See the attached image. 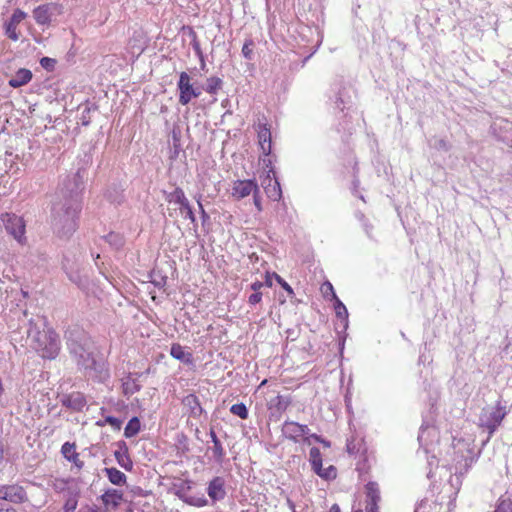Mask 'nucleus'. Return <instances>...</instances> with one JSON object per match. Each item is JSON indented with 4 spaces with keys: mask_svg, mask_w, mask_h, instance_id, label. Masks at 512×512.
<instances>
[{
    "mask_svg": "<svg viewBox=\"0 0 512 512\" xmlns=\"http://www.w3.org/2000/svg\"><path fill=\"white\" fill-rule=\"evenodd\" d=\"M282 434L285 438L298 442L300 436V424L294 421H285L282 425Z\"/></svg>",
    "mask_w": 512,
    "mask_h": 512,
    "instance_id": "22",
    "label": "nucleus"
},
{
    "mask_svg": "<svg viewBox=\"0 0 512 512\" xmlns=\"http://www.w3.org/2000/svg\"><path fill=\"white\" fill-rule=\"evenodd\" d=\"M209 435L213 442V447L211 448L213 457L216 462L221 463L225 456V450L213 429L210 430Z\"/></svg>",
    "mask_w": 512,
    "mask_h": 512,
    "instance_id": "25",
    "label": "nucleus"
},
{
    "mask_svg": "<svg viewBox=\"0 0 512 512\" xmlns=\"http://www.w3.org/2000/svg\"><path fill=\"white\" fill-rule=\"evenodd\" d=\"M433 147L437 150L448 151L450 149L449 143L445 139H435Z\"/></svg>",
    "mask_w": 512,
    "mask_h": 512,
    "instance_id": "47",
    "label": "nucleus"
},
{
    "mask_svg": "<svg viewBox=\"0 0 512 512\" xmlns=\"http://www.w3.org/2000/svg\"><path fill=\"white\" fill-rule=\"evenodd\" d=\"M166 200L169 203L179 204L182 208H187V198L184 191L180 187H176L172 192L166 195Z\"/></svg>",
    "mask_w": 512,
    "mask_h": 512,
    "instance_id": "27",
    "label": "nucleus"
},
{
    "mask_svg": "<svg viewBox=\"0 0 512 512\" xmlns=\"http://www.w3.org/2000/svg\"><path fill=\"white\" fill-rule=\"evenodd\" d=\"M79 109H81L80 124L86 127L91 123L92 113L98 110V106L95 103L86 102Z\"/></svg>",
    "mask_w": 512,
    "mask_h": 512,
    "instance_id": "23",
    "label": "nucleus"
},
{
    "mask_svg": "<svg viewBox=\"0 0 512 512\" xmlns=\"http://www.w3.org/2000/svg\"><path fill=\"white\" fill-rule=\"evenodd\" d=\"M40 65L47 71H53L56 65V60L50 57H42L40 59Z\"/></svg>",
    "mask_w": 512,
    "mask_h": 512,
    "instance_id": "43",
    "label": "nucleus"
},
{
    "mask_svg": "<svg viewBox=\"0 0 512 512\" xmlns=\"http://www.w3.org/2000/svg\"><path fill=\"white\" fill-rule=\"evenodd\" d=\"M494 512H512V496L509 492L499 498Z\"/></svg>",
    "mask_w": 512,
    "mask_h": 512,
    "instance_id": "33",
    "label": "nucleus"
},
{
    "mask_svg": "<svg viewBox=\"0 0 512 512\" xmlns=\"http://www.w3.org/2000/svg\"><path fill=\"white\" fill-rule=\"evenodd\" d=\"M104 423L109 424L114 430H120L122 426V421L114 416H106Z\"/></svg>",
    "mask_w": 512,
    "mask_h": 512,
    "instance_id": "46",
    "label": "nucleus"
},
{
    "mask_svg": "<svg viewBox=\"0 0 512 512\" xmlns=\"http://www.w3.org/2000/svg\"><path fill=\"white\" fill-rule=\"evenodd\" d=\"M334 301V310L336 313V316L343 321V327L346 329L348 327V311L346 306L342 303V301L337 297V295H334V298L332 299Z\"/></svg>",
    "mask_w": 512,
    "mask_h": 512,
    "instance_id": "28",
    "label": "nucleus"
},
{
    "mask_svg": "<svg viewBox=\"0 0 512 512\" xmlns=\"http://www.w3.org/2000/svg\"><path fill=\"white\" fill-rule=\"evenodd\" d=\"M259 193V187L255 180H237L233 184L232 195L237 199H242L251 193Z\"/></svg>",
    "mask_w": 512,
    "mask_h": 512,
    "instance_id": "11",
    "label": "nucleus"
},
{
    "mask_svg": "<svg viewBox=\"0 0 512 512\" xmlns=\"http://www.w3.org/2000/svg\"><path fill=\"white\" fill-rule=\"evenodd\" d=\"M60 403L71 411L80 412L86 406L87 401L83 393L72 392L70 394L62 395Z\"/></svg>",
    "mask_w": 512,
    "mask_h": 512,
    "instance_id": "10",
    "label": "nucleus"
},
{
    "mask_svg": "<svg viewBox=\"0 0 512 512\" xmlns=\"http://www.w3.org/2000/svg\"><path fill=\"white\" fill-rule=\"evenodd\" d=\"M253 198H254V204L255 206L257 207V209L260 211L261 210V202H260V199L258 197V193H253Z\"/></svg>",
    "mask_w": 512,
    "mask_h": 512,
    "instance_id": "61",
    "label": "nucleus"
},
{
    "mask_svg": "<svg viewBox=\"0 0 512 512\" xmlns=\"http://www.w3.org/2000/svg\"><path fill=\"white\" fill-rule=\"evenodd\" d=\"M230 412L241 419L245 420L248 418L249 412L244 403H236L230 407Z\"/></svg>",
    "mask_w": 512,
    "mask_h": 512,
    "instance_id": "39",
    "label": "nucleus"
},
{
    "mask_svg": "<svg viewBox=\"0 0 512 512\" xmlns=\"http://www.w3.org/2000/svg\"><path fill=\"white\" fill-rule=\"evenodd\" d=\"M103 471L106 474V476L109 479V481L113 485L120 486V485H123V484L126 483L127 477L120 470H118V469H116L114 467H111V468H105Z\"/></svg>",
    "mask_w": 512,
    "mask_h": 512,
    "instance_id": "26",
    "label": "nucleus"
},
{
    "mask_svg": "<svg viewBox=\"0 0 512 512\" xmlns=\"http://www.w3.org/2000/svg\"><path fill=\"white\" fill-rule=\"evenodd\" d=\"M366 511L367 512H378V504L375 506L373 504H367Z\"/></svg>",
    "mask_w": 512,
    "mask_h": 512,
    "instance_id": "63",
    "label": "nucleus"
},
{
    "mask_svg": "<svg viewBox=\"0 0 512 512\" xmlns=\"http://www.w3.org/2000/svg\"><path fill=\"white\" fill-rule=\"evenodd\" d=\"M273 276L275 280L279 283V285L288 293L289 296L294 295L292 287L281 276H279L275 272L273 273Z\"/></svg>",
    "mask_w": 512,
    "mask_h": 512,
    "instance_id": "44",
    "label": "nucleus"
},
{
    "mask_svg": "<svg viewBox=\"0 0 512 512\" xmlns=\"http://www.w3.org/2000/svg\"><path fill=\"white\" fill-rule=\"evenodd\" d=\"M27 337L31 341V346L39 353L42 358L55 359L60 351L59 336L53 330L41 331L33 320L29 321Z\"/></svg>",
    "mask_w": 512,
    "mask_h": 512,
    "instance_id": "3",
    "label": "nucleus"
},
{
    "mask_svg": "<svg viewBox=\"0 0 512 512\" xmlns=\"http://www.w3.org/2000/svg\"><path fill=\"white\" fill-rule=\"evenodd\" d=\"M105 196L113 204H120L124 198L122 192L116 189L113 191L108 190Z\"/></svg>",
    "mask_w": 512,
    "mask_h": 512,
    "instance_id": "41",
    "label": "nucleus"
},
{
    "mask_svg": "<svg viewBox=\"0 0 512 512\" xmlns=\"http://www.w3.org/2000/svg\"><path fill=\"white\" fill-rule=\"evenodd\" d=\"M1 221L8 234L21 244L25 242L26 225L22 217L14 213H4L1 215Z\"/></svg>",
    "mask_w": 512,
    "mask_h": 512,
    "instance_id": "5",
    "label": "nucleus"
},
{
    "mask_svg": "<svg viewBox=\"0 0 512 512\" xmlns=\"http://www.w3.org/2000/svg\"><path fill=\"white\" fill-rule=\"evenodd\" d=\"M61 453L65 459L74 463L78 468H82L84 463L79 460V454L76 452L74 443L65 442L61 447Z\"/></svg>",
    "mask_w": 512,
    "mask_h": 512,
    "instance_id": "20",
    "label": "nucleus"
},
{
    "mask_svg": "<svg viewBox=\"0 0 512 512\" xmlns=\"http://www.w3.org/2000/svg\"><path fill=\"white\" fill-rule=\"evenodd\" d=\"M187 30H188V35L191 38V45H192L193 50L195 51V54L197 55L198 58H202L203 52H202L200 43L198 41L196 32L194 31V29L192 27H187Z\"/></svg>",
    "mask_w": 512,
    "mask_h": 512,
    "instance_id": "38",
    "label": "nucleus"
},
{
    "mask_svg": "<svg viewBox=\"0 0 512 512\" xmlns=\"http://www.w3.org/2000/svg\"><path fill=\"white\" fill-rule=\"evenodd\" d=\"M100 499L107 509H117L123 500V493L110 488L100 496Z\"/></svg>",
    "mask_w": 512,
    "mask_h": 512,
    "instance_id": "14",
    "label": "nucleus"
},
{
    "mask_svg": "<svg viewBox=\"0 0 512 512\" xmlns=\"http://www.w3.org/2000/svg\"><path fill=\"white\" fill-rule=\"evenodd\" d=\"M427 430H428L427 427L421 426L420 432H419V435H418V440H419L420 443H422L424 435H425Z\"/></svg>",
    "mask_w": 512,
    "mask_h": 512,
    "instance_id": "60",
    "label": "nucleus"
},
{
    "mask_svg": "<svg viewBox=\"0 0 512 512\" xmlns=\"http://www.w3.org/2000/svg\"><path fill=\"white\" fill-rule=\"evenodd\" d=\"M146 373H149V369L144 373H135L137 376L136 378H132V374H129L126 378H124L122 380V389L124 395L130 396L140 391L142 386L137 382V380Z\"/></svg>",
    "mask_w": 512,
    "mask_h": 512,
    "instance_id": "15",
    "label": "nucleus"
},
{
    "mask_svg": "<svg viewBox=\"0 0 512 512\" xmlns=\"http://www.w3.org/2000/svg\"><path fill=\"white\" fill-rule=\"evenodd\" d=\"M365 489L367 504H373L374 506L377 505L381 500L378 484L376 482L370 481L366 484Z\"/></svg>",
    "mask_w": 512,
    "mask_h": 512,
    "instance_id": "24",
    "label": "nucleus"
},
{
    "mask_svg": "<svg viewBox=\"0 0 512 512\" xmlns=\"http://www.w3.org/2000/svg\"><path fill=\"white\" fill-rule=\"evenodd\" d=\"M117 449L114 451V457L117 463L126 471L133 469V462L129 456L128 446L125 441L121 440L115 443Z\"/></svg>",
    "mask_w": 512,
    "mask_h": 512,
    "instance_id": "12",
    "label": "nucleus"
},
{
    "mask_svg": "<svg viewBox=\"0 0 512 512\" xmlns=\"http://www.w3.org/2000/svg\"><path fill=\"white\" fill-rule=\"evenodd\" d=\"M197 202H198L199 210H200L201 217H202L203 221L208 220L209 219V215L204 210V207H203L202 203L200 202V200H198Z\"/></svg>",
    "mask_w": 512,
    "mask_h": 512,
    "instance_id": "57",
    "label": "nucleus"
},
{
    "mask_svg": "<svg viewBox=\"0 0 512 512\" xmlns=\"http://www.w3.org/2000/svg\"><path fill=\"white\" fill-rule=\"evenodd\" d=\"M32 76V72L29 69L20 68L17 70L15 75L8 81V85L12 88L22 87L31 81Z\"/></svg>",
    "mask_w": 512,
    "mask_h": 512,
    "instance_id": "17",
    "label": "nucleus"
},
{
    "mask_svg": "<svg viewBox=\"0 0 512 512\" xmlns=\"http://www.w3.org/2000/svg\"><path fill=\"white\" fill-rule=\"evenodd\" d=\"M493 135L497 138L498 141L503 143L508 142V136L504 134V132H509L512 130V124L507 120H501L500 122H495L491 126Z\"/></svg>",
    "mask_w": 512,
    "mask_h": 512,
    "instance_id": "21",
    "label": "nucleus"
},
{
    "mask_svg": "<svg viewBox=\"0 0 512 512\" xmlns=\"http://www.w3.org/2000/svg\"><path fill=\"white\" fill-rule=\"evenodd\" d=\"M255 43L251 38H247L242 47V55L247 60H252L254 57Z\"/></svg>",
    "mask_w": 512,
    "mask_h": 512,
    "instance_id": "40",
    "label": "nucleus"
},
{
    "mask_svg": "<svg viewBox=\"0 0 512 512\" xmlns=\"http://www.w3.org/2000/svg\"><path fill=\"white\" fill-rule=\"evenodd\" d=\"M182 403L189 410L190 416L194 418L199 417L203 412L200 401L195 394H188L185 396Z\"/></svg>",
    "mask_w": 512,
    "mask_h": 512,
    "instance_id": "19",
    "label": "nucleus"
},
{
    "mask_svg": "<svg viewBox=\"0 0 512 512\" xmlns=\"http://www.w3.org/2000/svg\"><path fill=\"white\" fill-rule=\"evenodd\" d=\"M309 460L313 471H319L322 466V455L318 447H312L309 451Z\"/></svg>",
    "mask_w": 512,
    "mask_h": 512,
    "instance_id": "34",
    "label": "nucleus"
},
{
    "mask_svg": "<svg viewBox=\"0 0 512 512\" xmlns=\"http://www.w3.org/2000/svg\"><path fill=\"white\" fill-rule=\"evenodd\" d=\"M27 17V13L21 9H15L11 17L4 23L5 35L13 40L18 41L20 34L17 32V26Z\"/></svg>",
    "mask_w": 512,
    "mask_h": 512,
    "instance_id": "8",
    "label": "nucleus"
},
{
    "mask_svg": "<svg viewBox=\"0 0 512 512\" xmlns=\"http://www.w3.org/2000/svg\"><path fill=\"white\" fill-rule=\"evenodd\" d=\"M208 496L213 501H219L225 498V480L222 477H214L208 484L207 488Z\"/></svg>",
    "mask_w": 512,
    "mask_h": 512,
    "instance_id": "13",
    "label": "nucleus"
},
{
    "mask_svg": "<svg viewBox=\"0 0 512 512\" xmlns=\"http://www.w3.org/2000/svg\"><path fill=\"white\" fill-rule=\"evenodd\" d=\"M321 290H322V293H323L324 297H327L329 294H331V297L333 299L334 295H336V293L334 291V288H333L332 284L329 281H326L322 285Z\"/></svg>",
    "mask_w": 512,
    "mask_h": 512,
    "instance_id": "50",
    "label": "nucleus"
},
{
    "mask_svg": "<svg viewBox=\"0 0 512 512\" xmlns=\"http://www.w3.org/2000/svg\"><path fill=\"white\" fill-rule=\"evenodd\" d=\"M61 7L57 3H46L39 5L33 10V17L40 25H46L51 22L52 16L59 14Z\"/></svg>",
    "mask_w": 512,
    "mask_h": 512,
    "instance_id": "7",
    "label": "nucleus"
},
{
    "mask_svg": "<svg viewBox=\"0 0 512 512\" xmlns=\"http://www.w3.org/2000/svg\"><path fill=\"white\" fill-rule=\"evenodd\" d=\"M428 500H422L418 506L416 507L414 512H426V507L428 505Z\"/></svg>",
    "mask_w": 512,
    "mask_h": 512,
    "instance_id": "54",
    "label": "nucleus"
},
{
    "mask_svg": "<svg viewBox=\"0 0 512 512\" xmlns=\"http://www.w3.org/2000/svg\"><path fill=\"white\" fill-rule=\"evenodd\" d=\"M105 241L114 249H120L124 245V237L116 232H110L103 237Z\"/></svg>",
    "mask_w": 512,
    "mask_h": 512,
    "instance_id": "35",
    "label": "nucleus"
},
{
    "mask_svg": "<svg viewBox=\"0 0 512 512\" xmlns=\"http://www.w3.org/2000/svg\"><path fill=\"white\" fill-rule=\"evenodd\" d=\"M78 512H99V509L95 505H92V506L86 505L84 507H81Z\"/></svg>",
    "mask_w": 512,
    "mask_h": 512,
    "instance_id": "53",
    "label": "nucleus"
},
{
    "mask_svg": "<svg viewBox=\"0 0 512 512\" xmlns=\"http://www.w3.org/2000/svg\"><path fill=\"white\" fill-rule=\"evenodd\" d=\"M170 354L173 358L180 360L184 363L191 362V354L186 353L184 351V348L178 343L172 344L171 349H170Z\"/></svg>",
    "mask_w": 512,
    "mask_h": 512,
    "instance_id": "29",
    "label": "nucleus"
},
{
    "mask_svg": "<svg viewBox=\"0 0 512 512\" xmlns=\"http://www.w3.org/2000/svg\"><path fill=\"white\" fill-rule=\"evenodd\" d=\"M180 211H181V213L185 212V215H184L185 218H188L192 223H194L196 221L194 212H193L192 207L188 200H187V208H182L180 206Z\"/></svg>",
    "mask_w": 512,
    "mask_h": 512,
    "instance_id": "49",
    "label": "nucleus"
},
{
    "mask_svg": "<svg viewBox=\"0 0 512 512\" xmlns=\"http://www.w3.org/2000/svg\"><path fill=\"white\" fill-rule=\"evenodd\" d=\"M359 220L362 222V225L365 229L367 236L369 238L373 239V235H372L373 226L368 222V220L365 218V216L363 214H360Z\"/></svg>",
    "mask_w": 512,
    "mask_h": 512,
    "instance_id": "48",
    "label": "nucleus"
},
{
    "mask_svg": "<svg viewBox=\"0 0 512 512\" xmlns=\"http://www.w3.org/2000/svg\"><path fill=\"white\" fill-rule=\"evenodd\" d=\"M190 76L186 72H181L177 83L179 90V103L187 105L193 98H198L201 95V89L194 87L190 82Z\"/></svg>",
    "mask_w": 512,
    "mask_h": 512,
    "instance_id": "6",
    "label": "nucleus"
},
{
    "mask_svg": "<svg viewBox=\"0 0 512 512\" xmlns=\"http://www.w3.org/2000/svg\"><path fill=\"white\" fill-rule=\"evenodd\" d=\"M258 139L263 154L268 156L271 153V132L267 124L259 125Z\"/></svg>",
    "mask_w": 512,
    "mask_h": 512,
    "instance_id": "18",
    "label": "nucleus"
},
{
    "mask_svg": "<svg viewBox=\"0 0 512 512\" xmlns=\"http://www.w3.org/2000/svg\"><path fill=\"white\" fill-rule=\"evenodd\" d=\"M77 505H78V500H77L76 496H71L67 499V501L63 507V510H64V512H74L77 508Z\"/></svg>",
    "mask_w": 512,
    "mask_h": 512,
    "instance_id": "45",
    "label": "nucleus"
},
{
    "mask_svg": "<svg viewBox=\"0 0 512 512\" xmlns=\"http://www.w3.org/2000/svg\"><path fill=\"white\" fill-rule=\"evenodd\" d=\"M130 492L135 495V496H145L146 494L144 493V491L138 487V486H132L130 488Z\"/></svg>",
    "mask_w": 512,
    "mask_h": 512,
    "instance_id": "55",
    "label": "nucleus"
},
{
    "mask_svg": "<svg viewBox=\"0 0 512 512\" xmlns=\"http://www.w3.org/2000/svg\"><path fill=\"white\" fill-rule=\"evenodd\" d=\"M265 191H266L267 196L270 199H272L273 201H279L282 197V190L280 187V183L277 180L274 181L273 185L268 184L265 187Z\"/></svg>",
    "mask_w": 512,
    "mask_h": 512,
    "instance_id": "36",
    "label": "nucleus"
},
{
    "mask_svg": "<svg viewBox=\"0 0 512 512\" xmlns=\"http://www.w3.org/2000/svg\"><path fill=\"white\" fill-rule=\"evenodd\" d=\"M271 408L276 409L278 412L285 411L291 404V398L289 396L277 395L271 399Z\"/></svg>",
    "mask_w": 512,
    "mask_h": 512,
    "instance_id": "31",
    "label": "nucleus"
},
{
    "mask_svg": "<svg viewBox=\"0 0 512 512\" xmlns=\"http://www.w3.org/2000/svg\"><path fill=\"white\" fill-rule=\"evenodd\" d=\"M309 428L307 425L300 424V436L303 437L304 435L308 434Z\"/></svg>",
    "mask_w": 512,
    "mask_h": 512,
    "instance_id": "62",
    "label": "nucleus"
},
{
    "mask_svg": "<svg viewBox=\"0 0 512 512\" xmlns=\"http://www.w3.org/2000/svg\"><path fill=\"white\" fill-rule=\"evenodd\" d=\"M81 180L79 172L68 176L55 194L51 208V223L60 237L71 236L78 227L81 211Z\"/></svg>",
    "mask_w": 512,
    "mask_h": 512,
    "instance_id": "1",
    "label": "nucleus"
},
{
    "mask_svg": "<svg viewBox=\"0 0 512 512\" xmlns=\"http://www.w3.org/2000/svg\"><path fill=\"white\" fill-rule=\"evenodd\" d=\"M27 500V493L22 486L18 484L8 485L7 498L5 501H9L15 504H21L26 502Z\"/></svg>",
    "mask_w": 512,
    "mask_h": 512,
    "instance_id": "16",
    "label": "nucleus"
},
{
    "mask_svg": "<svg viewBox=\"0 0 512 512\" xmlns=\"http://www.w3.org/2000/svg\"><path fill=\"white\" fill-rule=\"evenodd\" d=\"M66 344L77 365L88 371L103 372V363L98 362L92 351L88 334L79 327H71L65 333Z\"/></svg>",
    "mask_w": 512,
    "mask_h": 512,
    "instance_id": "2",
    "label": "nucleus"
},
{
    "mask_svg": "<svg viewBox=\"0 0 512 512\" xmlns=\"http://www.w3.org/2000/svg\"><path fill=\"white\" fill-rule=\"evenodd\" d=\"M318 476L324 480H333L337 476V469L335 466L330 465L327 468L320 467V470L314 471Z\"/></svg>",
    "mask_w": 512,
    "mask_h": 512,
    "instance_id": "37",
    "label": "nucleus"
},
{
    "mask_svg": "<svg viewBox=\"0 0 512 512\" xmlns=\"http://www.w3.org/2000/svg\"><path fill=\"white\" fill-rule=\"evenodd\" d=\"M8 485H0V499L6 500Z\"/></svg>",
    "mask_w": 512,
    "mask_h": 512,
    "instance_id": "58",
    "label": "nucleus"
},
{
    "mask_svg": "<svg viewBox=\"0 0 512 512\" xmlns=\"http://www.w3.org/2000/svg\"><path fill=\"white\" fill-rule=\"evenodd\" d=\"M166 279H167L166 276H162L159 273L153 272L151 274V282L154 284V286H156L158 288H162L165 286Z\"/></svg>",
    "mask_w": 512,
    "mask_h": 512,
    "instance_id": "42",
    "label": "nucleus"
},
{
    "mask_svg": "<svg viewBox=\"0 0 512 512\" xmlns=\"http://www.w3.org/2000/svg\"><path fill=\"white\" fill-rule=\"evenodd\" d=\"M262 287H264V283L261 281H255L250 286L251 290H253L254 292H260V289Z\"/></svg>",
    "mask_w": 512,
    "mask_h": 512,
    "instance_id": "56",
    "label": "nucleus"
},
{
    "mask_svg": "<svg viewBox=\"0 0 512 512\" xmlns=\"http://www.w3.org/2000/svg\"><path fill=\"white\" fill-rule=\"evenodd\" d=\"M222 86V79L217 76H212L206 80L204 90L211 95H216L219 92V90L222 89Z\"/></svg>",
    "mask_w": 512,
    "mask_h": 512,
    "instance_id": "30",
    "label": "nucleus"
},
{
    "mask_svg": "<svg viewBox=\"0 0 512 512\" xmlns=\"http://www.w3.org/2000/svg\"><path fill=\"white\" fill-rule=\"evenodd\" d=\"M261 300H262V293L261 292H253L248 298V303L250 305H256V304L260 303Z\"/></svg>",
    "mask_w": 512,
    "mask_h": 512,
    "instance_id": "51",
    "label": "nucleus"
},
{
    "mask_svg": "<svg viewBox=\"0 0 512 512\" xmlns=\"http://www.w3.org/2000/svg\"><path fill=\"white\" fill-rule=\"evenodd\" d=\"M343 94H344V91H339L338 96L335 101L336 107L339 108L341 111L344 110V103H345V101L343 99Z\"/></svg>",
    "mask_w": 512,
    "mask_h": 512,
    "instance_id": "52",
    "label": "nucleus"
},
{
    "mask_svg": "<svg viewBox=\"0 0 512 512\" xmlns=\"http://www.w3.org/2000/svg\"><path fill=\"white\" fill-rule=\"evenodd\" d=\"M272 278H274L273 273L270 274L267 272L266 277H265V282H263L264 286L272 287V285H273Z\"/></svg>",
    "mask_w": 512,
    "mask_h": 512,
    "instance_id": "59",
    "label": "nucleus"
},
{
    "mask_svg": "<svg viewBox=\"0 0 512 512\" xmlns=\"http://www.w3.org/2000/svg\"><path fill=\"white\" fill-rule=\"evenodd\" d=\"M459 453L461 455L455 458V469L460 474H463L464 472H467L472 464L476 461L477 455L473 452L469 445H465L464 449H459L457 454Z\"/></svg>",
    "mask_w": 512,
    "mask_h": 512,
    "instance_id": "9",
    "label": "nucleus"
},
{
    "mask_svg": "<svg viewBox=\"0 0 512 512\" xmlns=\"http://www.w3.org/2000/svg\"><path fill=\"white\" fill-rule=\"evenodd\" d=\"M0 512H17V511L12 507L5 508L3 505L0 504Z\"/></svg>",
    "mask_w": 512,
    "mask_h": 512,
    "instance_id": "64",
    "label": "nucleus"
},
{
    "mask_svg": "<svg viewBox=\"0 0 512 512\" xmlns=\"http://www.w3.org/2000/svg\"><path fill=\"white\" fill-rule=\"evenodd\" d=\"M140 428H141V423H140V420L138 417H132L125 429H124V435L126 438H131V437H134L135 435H137L140 431Z\"/></svg>",
    "mask_w": 512,
    "mask_h": 512,
    "instance_id": "32",
    "label": "nucleus"
},
{
    "mask_svg": "<svg viewBox=\"0 0 512 512\" xmlns=\"http://www.w3.org/2000/svg\"><path fill=\"white\" fill-rule=\"evenodd\" d=\"M506 416L505 407L498 401L494 408H484L479 416V426L484 428L488 432L487 439L483 442V445L489 441L491 436L501 425L503 419Z\"/></svg>",
    "mask_w": 512,
    "mask_h": 512,
    "instance_id": "4",
    "label": "nucleus"
}]
</instances>
